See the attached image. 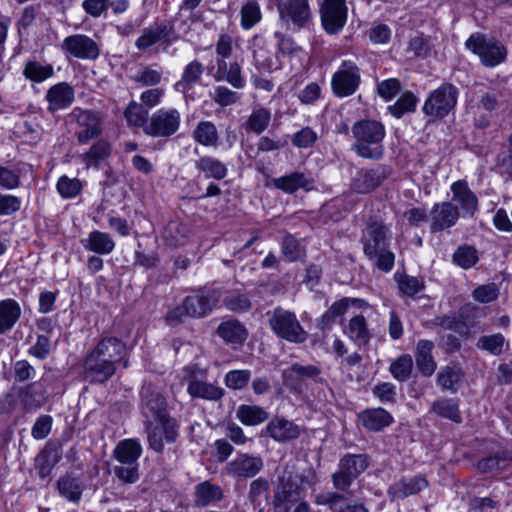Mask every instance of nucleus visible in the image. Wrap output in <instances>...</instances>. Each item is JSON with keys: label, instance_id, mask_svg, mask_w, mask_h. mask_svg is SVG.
Instances as JSON below:
<instances>
[{"label": "nucleus", "instance_id": "obj_12", "mask_svg": "<svg viewBox=\"0 0 512 512\" xmlns=\"http://www.w3.org/2000/svg\"><path fill=\"white\" fill-rule=\"evenodd\" d=\"M278 12L283 24L297 29L307 27L312 19L308 0H279Z\"/></svg>", "mask_w": 512, "mask_h": 512}, {"label": "nucleus", "instance_id": "obj_6", "mask_svg": "<svg viewBox=\"0 0 512 512\" xmlns=\"http://www.w3.org/2000/svg\"><path fill=\"white\" fill-rule=\"evenodd\" d=\"M466 47L478 55L482 64L487 67H494L506 59V48L492 38H486L483 34H472L465 43Z\"/></svg>", "mask_w": 512, "mask_h": 512}, {"label": "nucleus", "instance_id": "obj_8", "mask_svg": "<svg viewBox=\"0 0 512 512\" xmlns=\"http://www.w3.org/2000/svg\"><path fill=\"white\" fill-rule=\"evenodd\" d=\"M181 114L175 108H161L149 117L145 134L154 138H168L180 127Z\"/></svg>", "mask_w": 512, "mask_h": 512}, {"label": "nucleus", "instance_id": "obj_4", "mask_svg": "<svg viewBox=\"0 0 512 512\" xmlns=\"http://www.w3.org/2000/svg\"><path fill=\"white\" fill-rule=\"evenodd\" d=\"M267 315L271 330L279 338L295 344L304 343L308 339V333L293 312L277 307Z\"/></svg>", "mask_w": 512, "mask_h": 512}, {"label": "nucleus", "instance_id": "obj_39", "mask_svg": "<svg viewBox=\"0 0 512 512\" xmlns=\"http://www.w3.org/2000/svg\"><path fill=\"white\" fill-rule=\"evenodd\" d=\"M430 413L451 420L455 423L461 422L459 405L456 400L450 398H440L435 400L430 407Z\"/></svg>", "mask_w": 512, "mask_h": 512}, {"label": "nucleus", "instance_id": "obj_58", "mask_svg": "<svg viewBox=\"0 0 512 512\" xmlns=\"http://www.w3.org/2000/svg\"><path fill=\"white\" fill-rule=\"evenodd\" d=\"M58 489L61 495L72 502H78L82 495V489L78 480L69 476L59 479Z\"/></svg>", "mask_w": 512, "mask_h": 512}, {"label": "nucleus", "instance_id": "obj_57", "mask_svg": "<svg viewBox=\"0 0 512 512\" xmlns=\"http://www.w3.org/2000/svg\"><path fill=\"white\" fill-rule=\"evenodd\" d=\"M417 101V97L412 92L407 91L393 105L389 106V111L396 118H401L405 113L415 110Z\"/></svg>", "mask_w": 512, "mask_h": 512}, {"label": "nucleus", "instance_id": "obj_52", "mask_svg": "<svg viewBox=\"0 0 512 512\" xmlns=\"http://www.w3.org/2000/svg\"><path fill=\"white\" fill-rule=\"evenodd\" d=\"M356 301L357 299L342 298L334 302L321 317L322 328L331 326L336 319L344 315L348 307Z\"/></svg>", "mask_w": 512, "mask_h": 512}, {"label": "nucleus", "instance_id": "obj_59", "mask_svg": "<svg viewBox=\"0 0 512 512\" xmlns=\"http://www.w3.org/2000/svg\"><path fill=\"white\" fill-rule=\"evenodd\" d=\"M511 458L506 454H497L494 456H489L483 458L478 462V469L481 472H493V471H501L507 468Z\"/></svg>", "mask_w": 512, "mask_h": 512}, {"label": "nucleus", "instance_id": "obj_11", "mask_svg": "<svg viewBox=\"0 0 512 512\" xmlns=\"http://www.w3.org/2000/svg\"><path fill=\"white\" fill-rule=\"evenodd\" d=\"M69 117L81 128L76 133L78 143L87 144L90 140L101 135L103 119L99 112L75 107Z\"/></svg>", "mask_w": 512, "mask_h": 512}, {"label": "nucleus", "instance_id": "obj_34", "mask_svg": "<svg viewBox=\"0 0 512 512\" xmlns=\"http://www.w3.org/2000/svg\"><path fill=\"white\" fill-rule=\"evenodd\" d=\"M217 333L228 344H242L248 335L245 326L238 320L222 322Z\"/></svg>", "mask_w": 512, "mask_h": 512}, {"label": "nucleus", "instance_id": "obj_28", "mask_svg": "<svg viewBox=\"0 0 512 512\" xmlns=\"http://www.w3.org/2000/svg\"><path fill=\"white\" fill-rule=\"evenodd\" d=\"M434 343L430 340H419L416 345L415 361L418 370L423 376L429 377L433 375L437 364L432 356Z\"/></svg>", "mask_w": 512, "mask_h": 512}, {"label": "nucleus", "instance_id": "obj_22", "mask_svg": "<svg viewBox=\"0 0 512 512\" xmlns=\"http://www.w3.org/2000/svg\"><path fill=\"white\" fill-rule=\"evenodd\" d=\"M300 431V427L293 421L287 420L284 417H274L269 421L262 433L277 442H287L298 438Z\"/></svg>", "mask_w": 512, "mask_h": 512}, {"label": "nucleus", "instance_id": "obj_44", "mask_svg": "<svg viewBox=\"0 0 512 512\" xmlns=\"http://www.w3.org/2000/svg\"><path fill=\"white\" fill-rule=\"evenodd\" d=\"M196 168L202 171L206 178L221 180L227 175V167L221 161L210 156L201 157L196 161Z\"/></svg>", "mask_w": 512, "mask_h": 512}, {"label": "nucleus", "instance_id": "obj_16", "mask_svg": "<svg viewBox=\"0 0 512 512\" xmlns=\"http://www.w3.org/2000/svg\"><path fill=\"white\" fill-rule=\"evenodd\" d=\"M459 218L460 211L454 203H435L429 213L430 231L437 233L449 229L456 225Z\"/></svg>", "mask_w": 512, "mask_h": 512}, {"label": "nucleus", "instance_id": "obj_35", "mask_svg": "<svg viewBox=\"0 0 512 512\" xmlns=\"http://www.w3.org/2000/svg\"><path fill=\"white\" fill-rule=\"evenodd\" d=\"M344 332L358 346L366 345L371 338L366 319L362 315L352 317Z\"/></svg>", "mask_w": 512, "mask_h": 512}, {"label": "nucleus", "instance_id": "obj_36", "mask_svg": "<svg viewBox=\"0 0 512 512\" xmlns=\"http://www.w3.org/2000/svg\"><path fill=\"white\" fill-rule=\"evenodd\" d=\"M321 370L315 365H301L294 363L283 370L282 378L286 384H293L297 380L316 379Z\"/></svg>", "mask_w": 512, "mask_h": 512}, {"label": "nucleus", "instance_id": "obj_38", "mask_svg": "<svg viewBox=\"0 0 512 512\" xmlns=\"http://www.w3.org/2000/svg\"><path fill=\"white\" fill-rule=\"evenodd\" d=\"M360 419L363 426L371 431H379L389 426L393 420L392 416L382 408L367 410L361 414Z\"/></svg>", "mask_w": 512, "mask_h": 512}, {"label": "nucleus", "instance_id": "obj_46", "mask_svg": "<svg viewBox=\"0 0 512 512\" xmlns=\"http://www.w3.org/2000/svg\"><path fill=\"white\" fill-rule=\"evenodd\" d=\"M193 139L203 146H216L218 144V131L210 121H201L192 133Z\"/></svg>", "mask_w": 512, "mask_h": 512}, {"label": "nucleus", "instance_id": "obj_19", "mask_svg": "<svg viewBox=\"0 0 512 512\" xmlns=\"http://www.w3.org/2000/svg\"><path fill=\"white\" fill-rule=\"evenodd\" d=\"M176 39L177 36L174 33V26L172 24L159 23L145 28L136 40L135 46L138 50L145 51L159 41L171 44Z\"/></svg>", "mask_w": 512, "mask_h": 512}, {"label": "nucleus", "instance_id": "obj_29", "mask_svg": "<svg viewBox=\"0 0 512 512\" xmlns=\"http://www.w3.org/2000/svg\"><path fill=\"white\" fill-rule=\"evenodd\" d=\"M22 314L20 304L14 299L0 301V335L11 331Z\"/></svg>", "mask_w": 512, "mask_h": 512}, {"label": "nucleus", "instance_id": "obj_41", "mask_svg": "<svg viewBox=\"0 0 512 512\" xmlns=\"http://www.w3.org/2000/svg\"><path fill=\"white\" fill-rule=\"evenodd\" d=\"M236 416L240 422L246 426H256L265 422L269 415L268 412L256 405H240L236 411Z\"/></svg>", "mask_w": 512, "mask_h": 512}, {"label": "nucleus", "instance_id": "obj_25", "mask_svg": "<svg viewBox=\"0 0 512 512\" xmlns=\"http://www.w3.org/2000/svg\"><path fill=\"white\" fill-rule=\"evenodd\" d=\"M223 489L210 481L206 480L198 483L194 487V506L204 508L209 505L218 503L224 499Z\"/></svg>", "mask_w": 512, "mask_h": 512}, {"label": "nucleus", "instance_id": "obj_64", "mask_svg": "<svg viewBox=\"0 0 512 512\" xmlns=\"http://www.w3.org/2000/svg\"><path fill=\"white\" fill-rule=\"evenodd\" d=\"M251 377L249 370H232L225 375V385L233 390L246 387Z\"/></svg>", "mask_w": 512, "mask_h": 512}, {"label": "nucleus", "instance_id": "obj_24", "mask_svg": "<svg viewBox=\"0 0 512 512\" xmlns=\"http://www.w3.org/2000/svg\"><path fill=\"white\" fill-rule=\"evenodd\" d=\"M275 188L285 193L292 194L298 189L311 190L314 187V179L309 173L292 172L272 180Z\"/></svg>", "mask_w": 512, "mask_h": 512}, {"label": "nucleus", "instance_id": "obj_20", "mask_svg": "<svg viewBox=\"0 0 512 512\" xmlns=\"http://www.w3.org/2000/svg\"><path fill=\"white\" fill-rule=\"evenodd\" d=\"M264 463L260 456L238 454L226 465V472L234 478H252L263 469Z\"/></svg>", "mask_w": 512, "mask_h": 512}, {"label": "nucleus", "instance_id": "obj_63", "mask_svg": "<svg viewBox=\"0 0 512 512\" xmlns=\"http://www.w3.org/2000/svg\"><path fill=\"white\" fill-rule=\"evenodd\" d=\"M232 53V37L227 34L220 35L216 43L217 68L218 70L226 69L225 59Z\"/></svg>", "mask_w": 512, "mask_h": 512}, {"label": "nucleus", "instance_id": "obj_45", "mask_svg": "<svg viewBox=\"0 0 512 512\" xmlns=\"http://www.w3.org/2000/svg\"><path fill=\"white\" fill-rule=\"evenodd\" d=\"M110 153V143L104 139H100L96 141L90 149L81 156V158L82 162L87 167L97 166L101 161L105 160Z\"/></svg>", "mask_w": 512, "mask_h": 512}, {"label": "nucleus", "instance_id": "obj_62", "mask_svg": "<svg viewBox=\"0 0 512 512\" xmlns=\"http://www.w3.org/2000/svg\"><path fill=\"white\" fill-rule=\"evenodd\" d=\"M224 306L237 313L247 312L251 309V301L246 294L232 293L223 299Z\"/></svg>", "mask_w": 512, "mask_h": 512}, {"label": "nucleus", "instance_id": "obj_43", "mask_svg": "<svg viewBox=\"0 0 512 512\" xmlns=\"http://www.w3.org/2000/svg\"><path fill=\"white\" fill-rule=\"evenodd\" d=\"M19 397L27 410H35L45 402L41 385L37 383H31L22 387L19 391Z\"/></svg>", "mask_w": 512, "mask_h": 512}, {"label": "nucleus", "instance_id": "obj_2", "mask_svg": "<svg viewBox=\"0 0 512 512\" xmlns=\"http://www.w3.org/2000/svg\"><path fill=\"white\" fill-rule=\"evenodd\" d=\"M387 233L382 222L369 220L361 238L364 254L384 272L391 271L395 262L394 253L388 249Z\"/></svg>", "mask_w": 512, "mask_h": 512}, {"label": "nucleus", "instance_id": "obj_9", "mask_svg": "<svg viewBox=\"0 0 512 512\" xmlns=\"http://www.w3.org/2000/svg\"><path fill=\"white\" fill-rule=\"evenodd\" d=\"M360 83V68L350 60L342 61L331 79L333 93L341 98L353 95L359 88Z\"/></svg>", "mask_w": 512, "mask_h": 512}, {"label": "nucleus", "instance_id": "obj_56", "mask_svg": "<svg viewBox=\"0 0 512 512\" xmlns=\"http://www.w3.org/2000/svg\"><path fill=\"white\" fill-rule=\"evenodd\" d=\"M413 369V360L412 357L408 354L401 355L390 365V372L393 377L400 381H406Z\"/></svg>", "mask_w": 512, "mask_h": 512}, {"label": "nucleus", "instance_id": "obj_49", "mask_svg": "<svg viewBox=\"0 0 512 512\" xmlns=\"http://www.w3.org/2000/svg\"><path fill=\"white\" fill-rule=\"evenodd\" d=\"M282 257L289 262L300 260L305 255L304 248L291 234L286 233L281 241Z\"/></svg>", "mask_w": 512, "mask_h": 512}, {"label": "nucleus", "instance_id": "obj_32", "mask_svg": "<svg viewBox=\"0 0 512 512\" xmlns=\"http://www.w3.org/2000/svg\"><path fill=\"white\" fill-rule=\"evenodd\" d=\"M204 66L198 60L189 62L183 69L181 79L174 85L178 92L186 93L191 90L201 79Z\"/></svg>", "mask_w": 512, "mask_h": 512}, {"label": "nucleus", "instance_id": "obj_30", "mask_svg": "<svg viewBox=\"0 0 512 512\" xmlns=\"http://www.w3.org/2000/svg\"><path fill=\"white\" fill-rule=\"evenodd\" d=\"M428 485L425 478L415 476L410 479H401L389 487V494L393 498L404 499L422 491Z\"/></svg>", "mask_w": 512, "mask_h": 512}, {"label": "nucleus", "instance_id": "obj_1", "mask_svg": "<svg viewBox=\"0 0 512 512\" xmlns=\"http://www.w3.org/2000/svg\"><path fill=\"white\" fill-rule=\"evenodd\" d=\"M318 483L315 470L299 472L293 462H288L277 470L274 487L273 508L275 512H289L291 504L298 502L302 495Z\"/></svg>", "mask_w": 512, "mask_h": 512}, {"label": "nucleus", "instance_id": "obj_7", "mask_svg": "<svg viewBox=\"0 0 512 512\" xmlns=\"http://www.w3.org/2000/svg\"><path fill=\"white\" fill-rule=\"evenodd\" d=\"M392 170L387 165L361 168L352 177L349 189L354 194L366 195L374 192L390 177Z\"/></svg>", "mask_w": 512, "mask_h": 512}, {"label": "nucleus", "instance_id": "obj_54", "mask_svg": "<svg viewBox=\"0 0 512 512\" xmlns=\"http://www.w3.org/2000/svg\"><path fill=\"white\" fill-rule=\"evenodd\" d=\"M241 26L248 30L255 26L262 17L261 9L256 0H248L241 8Z\"/></svg>", "mask_w": 512, "mask_h": 512}, {"label": "nucleus", "instance_id": "obj_60", "mask_svg": "<svg viewBox=\"0 0 512 512\" xmlns=\"http://www.w3.org/2000/svg\"><path fill=\"white\" fill-rule=\"evenodd\" d=\"M217 75V80L224 79L236 89L244 87V80L241 76V67L237 62L230 63L229 67L226 65L225 70L217 69Z\"/></svg>", "mask_w": 512, "mask_h": 512}, {"label": "nucleus", "instance_id": "obj_17", "mask_svg": "<svg viewBox=\"0 0 512 512\" xmlns=\"http://www.w3.org/2000/svg\"><path fill=\"white\" fill-rule=\"evenodd\" d=\"M141 413L148 424L168 415L165 398L152 386H144L141 391Z\"/></svg>", "mask_w": 512, "mask_h": 512}, {"label": "nucleus", "instance_id": "obj_40", "mask_svg": "<svg viewBox=\"0 0 512 512\" xmlns=\"http://www.w3.org/2000/svg\"><path fill=\"white\" fill-rule=\"evenodd\" d=\"M271 121V112L264 107H257L253 109L243 127L248 132H253L257 135L263 133L269 126Z\"/></svg>", "mask_w": 512, "mask_h": 512}, {"label": "nucleus", "instance_id": "obj_14", "mask_svg": "<svg viewBox=\"0 0 512 512\" xmlns=\"http://www.w3.org/2000/svg\"><path fill=\"white\" fill-rule=\"evenodd\" d=\"M61 48L75 58L96 60L100 55V47L96 41L84 34H74L66 37Z\"/></svg>", "mask_w": 512, "mask_h": 512}, {"label": "nucleus", "instance_id": "obj_26", "mask_svg": "<svg viewBox=\"0 0 512 512\" xmlns=\"http://www.w3.org/2000/svg\"><path fill=\"white\" fill-rule=\"evenodd\" d=\"M125 350V344L120 339L104 337L92 351L116 367L117 363L124 358Z\"/></svg>", "mask_w": 512, "mask_h": 512}, {"label": "nucleus", "instance_id": "obj_5", "mask_svg": "<svg viewBox=\"0 0 512 512\" xmlns=\"http://www.w3.org/2000/svg\"><path fill=\"white\" fill-rule=\"evenodd\" d=\"M369 466V458L365 454H345L338 464V470L332 474V483L336 490L346 492L353 481Z\"/></svg>", "mask_w": 512, "mask_h": 512}, {"label": "nucleus", "instance_id": "obj_50", "mask_svg": "<svg viewBox=\"0 0 512 512\" xmlns=\"http://www.w3.org/2000/svg\"><path fill=\"white\" fill-rule=\"evenodd\" d=\"M462 371L458 367H443L437 374L436 381L442 390L456 391V385L460 382Z\"/></svg>", "mask_w": 512, "mask_h": 512}, {"label": "nucleus", "instance_id": "obj_51", "mask_svg": "<svg viewBox=\"0 0 512 512\" xmlns=\"http://www.w3.org/2000/svg\"><path fill=\"white\" fill-rule=\"evenodd\" d=\"M131 79L142 86H156L162 80V71L156 65L141 66Z\"/></svg>", "mask_w": 512, "mask_h": 512}, {"label": "nucleus", "instance_id": "obj_42", "mask_svg": "<svg viewBox=\"0 0 512 512\" xmlns=\"http://www.w3.org/2000/svg\"><path fill=\"white\" fill-rule=\"evenodd\" d=\"M270 499V483L266 478L258 477L249 485L248 500L253 507L268 503Z\"/></svg>", "mask_w": 512, "mask_h": 512}, {"label": "nucleus", "instance_id": "obj_61", "mask_svg": "<svg viewBox=\"0 0 512 512\" xmlns=\"http://www.w3.org/2000/svg\"><path fill=\"white\" fill-rule=\"evenodd\" d=\"M113 473L119 481L134 484L140 478L139 464H119L113 467Z\"/></svg>", "mask_w": 512, "mask_h": 512}, {"label": "nucleus", "instance_id": "obj_31", "mask_svg": "<svg viewBox=\"0 0 512 512\" xmlns=\"http://www.w3.org/2000/svg\"><path fill=\"white\" fill-rule=\"evenodd\" d=\"M187 392L191 397L208 401H218L224 395V390L212 383L192 377L188 383Z\"/></svg>", "mask_w": 512, "mask_h": 512}, {"label": "nucleus", "instance_id": "obj_47", "mask_svg": "<svg viewBox=\"0 0 512 512\" xmlns=\"http://www.w3.org/2000/svg\"><path fill=\"white\" fill-rule=\"evenodd\" d=\"M23 75L30 81L40 83L51 78L54 75V69L50 64L29 61L24 66Z\"/></svg>", "mask_w": 512, "mask_h": 512}, {"label": "nucleus", "instance_id": "obj_33", "mask_svg": "<svg viewBox=\"0 0 512 512\" xmlns=\"http://www.w3.org/2000/svg\"><path fill=\"white\" fill-rule=\"evenodd\" d=\"M142 454V447L137 440L125 439L120 441L114 449V458L119 464H138Z\"/></svg>", "mask_w": 512, "mask_h": 512}, {"label": "nucleus", "instance_id": "obj_53", "mask_svg": "<svg viewBox=\"0 0 512 512\" xmlns=\"http://www.w3.org/2000/svg\"><path fill=\"white\" fill-rule=\"evenodd\" d=\"M505 345L506 339L501 333L481 336L477 342L479 349L487 351L494 356L501 355Z\"/></svg>", "mask_w": 512, "mask_h": 512}, {"label": "nucleus", "instance_id": "obj_27", "mask_svg": "<svg viewBox=\"0 0 512 512\" xmlns=\"http://www.w3.org/2000/svg\"><path fill=\"white\" fill-rule=\"evenodd\" d=\"M82 247L89 252L98 255H108L115 248V242L112 237L105 232L93 230L86 238L80 240Z\"/></svg>", "mask_w": 512, "mask_h": 512}, {"label": "nucleus", "instance_id": "obj_10", "mask_svg": "<svg viewBox=\"0 0 512 512\" xmlns=\"http://www.w3.org/2000/svg\"><path fill=\"white\" fill-rule=\"evenodd\" d=\"M458 91L451 84H443L438 89L430 93L426 99L423 111L426 115L443 118L456 105Z\"/></svg>", "mask_w": 512, "mask_h": 512}, {"label": "nucleus", "instance_id": "obj_23", "mask_svg": "<svg viewBox=\"0 0 512 512\" xmlns=\"http://www.w3.org/2000/svg\"><path fill=\"white\" fill-rule=\"evenodd\" d=\"M74 89L66 82H60L50 87L46 93L48 110L55 112L69 107L74 101Z\"/></svg>", "mask_w": 512, "mask_h": 512}, {"label": "nucleus", "instance_id": "obj_18", "mask_svg": "<svg viewBox=\"0 0 512 512\" xmlns=\"http://www.w3.org/2000/svg\"><path fill=\"white\" fill-rule=\"evenodd\" d=\"M116 372V367L109 361L101 358L91 351L88 353L83 364V374L85 379L91 383H104L109 380Z\"/></svg>", "mask_w": 512, "mask_h": 512}, {"label": "nucleus", "instance_id": "obj_13", "mask_svg": "<svg viewBox=\"0 0 512 512\" xmlns=\"http://www.w3.org/2000/svg\"><path fill=\"white\" fill-rule=\"evenodd\" d=\"M320 15L323 28L329 34H336L344 27L347 19L346 0H324Z\"/></svg>", "mask_w": 512, "mask_h": 512}, {"label": "nucleus", "instance_id": "obj_48", "mask_svg": "<svg viewBox=\"0 0 512 512\" xmlns=\"http://www.w3.org/2000/svg\"><path fill=\"white\" fill-rule=\"evenodd\" d=\"M124 115L129 125L141 127L145 133L149 118L148 110L142 104L135 101L130 102L125 109Z\"/></svg>", "mask_w": 512, "mask_h": 512}, {"label": "nucleus", "instance_id": "obj_3", "mask_svg": "<svg viewBox=\"0 0 512 512\" xmlns=\"http://www.w3.org/2000/svg\"><path fill=\"white\" fill-rule=\"evenodd\" d=\"M355 143L352 150L360 157L379 160L383 157L385 128L375 120H360L352 126Z\"/></svg>", "mask_w": 512, "mask_h": 512}, {"label": "nucleus", "instance_id": "obj_37", "mask_svg": "<svg viewBox=\"0 0 512 512\" xmlns=\"http://www.w3.org/2000/svg\"><path fill=\"white\" fill-rule=\"evenodd\" d=\"M188 235V226L180 221H170L163 230L165 243L172 247L184 245L188 239Z\"/></svg>", "mask_w": 512, "mask_h": 512}, {"label": "nucleus", "instance_id": "obj_21", "mask_svg": "<svg viewBox=\"0 0 512 512\" xmlns=\"http://www.w3.org/2000/svg\"><path fill=\"white\" fill-rule=\"evenodd\" d=\"M450 190L453 194L450 202L457 205L463 215L473 216L478 210V198L468 183L465 180H457L452 183Z\"/></svg>", "mask_w": 512, "mask_h": 512}, {"label": "nucleus", "instance_id": "obj_15", "mask_svg": "<svg viewBox=\"0 0 512 512\" xmlns=\"http://www.w3.org/2000/svg\"><path fill=\"white\" fill-rule=\"evenodd\" d=\"M219 300L220 292L214 289L189 295L184 299L186 314L192 318H203L212 312Z\"/></svg>", "mask_w": 512, "mask_h": 512}, {"label": "nucleus", "instance_id": "obj_55", "mask_svg": "<svg viewBox=\"0 0 512 512\" xmlns=\"http://www.w3.org/2000/svg\"><path fill=\"white\" fill-rule=\"evenodd\" d=\"M453 262L463 269H469L478 262L477 250L469 245L459 246L453 254Z\"/></svg>", "mask_w": 512, "mask_h": 512}]
</instances>
